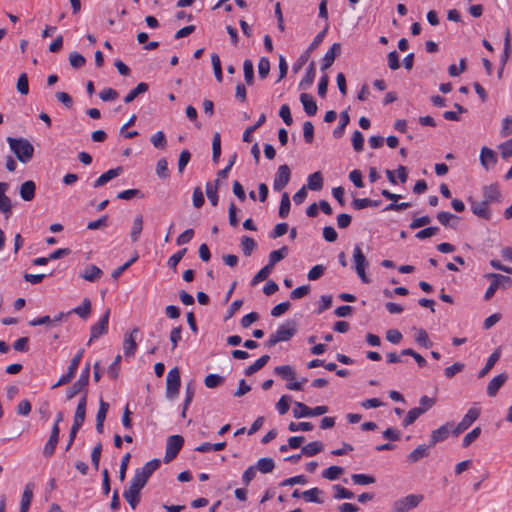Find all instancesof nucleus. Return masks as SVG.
<instances>
[{"instance_id":"nucleus-8","label":"nucleus","mask_w":512,"mask_h":512,"mask_svg":"<svg viewBox=\"0 0 512 512\" xmlns=\"http://www.w3.org/2000/svg\"><path fill=\"white\" fill-rule=\"evenodd\" d=\"M184 445V438L180 435H173L168 437L166 444V452L164 462L169 463L176 458L181 448Z\"/></svg>"},{"instance_id":"nucleus-29","label":"nucleus","mask_w":512,"mask_h":512,"mask_svg":"<svg viewBox=\"0 0 512 512\" xmlns=\"http://www.w3.org/2000/svg\"><path fill=\"white\" fill-rule=\"evenodd\" d=\"M270 359V356L269 355H263L261 356L259 359H257L252 365L248 366L245 371H244V374L246 376H251L253 375L254 373L258 372L259 370H261L269 361Z\"/></svg>"},{"instance_id":"nucleus-62","label":"nucleus","mask_w":512,"mask_h":512,"mask_svg":"<svg viewBox=\"0 0 512 512\" xmlns=\"http://www.w3.org/2000/svg\"><path fill=\"white\" fill-rule=\"evenodd\" d=\"M151 143L154 145L155 148H165L167 144L165 134L162 131H158L151 137Z\"/></svg>"},{"instance_id":"nucleus-20","label":"nucleus","mask_w":512,"mask_h":512,"mask_svg":"<svg viewBox=\"0 0 512 512\" xmlns=\"http://www.w3.org/2000/svg\"><path fill=\"white\" fill-rule=\"evenodd\" d=\"M122 172V167H117V168H114V169H110L108 171H106L105 173H103L95 182H94V187L95 188H98V187H101L103 185H105L106 183H108L110 180L118 177Z\"/></svg>"},{"instance_id":"nucleus-5","label":"nucleus","mask_w":512,"mask_h":512,"mask_svg":"<svg viewBox=\"0 0 512 512\" xmlns=\"http://www.w3.org/2000/svg\"><path fill=\"white\" fill-rule=\"evenodd\" d=\"M487 278L493 279L492 283L486 290L484 295V299L489 301L497 291V289H507L512 285V279L509 276H505L502 274L490 273L486 275Z\"/></svg>"},{"instance_id":"nucleus-28","label":"nucleus","mask_w":512,"mask_h":512,"mask_svg":"<svg viewBox=\"0 0 512 512\" xmlns=\"http://www.w3.org/2000/svg\"><path fill=\"white\" fill-rule=\"evenodd\" d=\"M140 492V490L134 489L129 486V488L125 490L123 493L124 498L129 503L132 509H135L140 502Z\"/></svg>"},{"instance_id":"nucleus-6","label":"nucleus","mask_w":512,"mask_h":512,"mask_svg":"<svg viewBox=\"0 0 512 512\" xmlns=\"http://www.w3.org/2000/svg\"><path fill=\"white\" fill-rule=\"evenodd\" d=\"M353 260L355 264V271L357 275L360 277L363 283H369L370 279L366 275V267L368 266V261L363 254L359 245H355L353 250Z\"/></svg>"},{"instance_id":"nucleus-54","label":"nucleus","mask_w":512,"mask_h":512,"mask_svg":"<svg viewBox=\"0 0 512 512\" xmlns=\"http://www.w3.org/2000/svg\"><path fill=\"white\" fill-rule=\"evenodd\" d=\"M69 62L73 68L79 69L85 65L86 59L83 55L74 51L69 54Z\"/></svg>"},{"instance_id":"nucleus-24","label":"nucleus","mask_w":512,"mask_h":512,"mask_svg":"<svg viewBox=\"0 0 512 512\" xmlns=\"http://www.w3.org/2000/svg\"><path fill=\"white\" fill-rule=\"evenodd\" d=\"M430 444L428 446L426 445H419L417 448H415L408 456L407 460L410 463H416L420 459L427 457L429 455V448Z\"/></svg>"},{"instance_id":"nucleus-58","label":"nucleus","mask_w":512,"mask_h":512,"mask_svg":"<svg viewBox=\"0 0 512 512\" xmlns=\"http://www.w3.org/2000/svg\"><path fill=\"white\" fill-rule=\"evenodd\" d=\"M270 72V61L267 57H262L258 63V74L261 79H265Z\"/></svg>"},{"instance_id":"nucleus-38","label":"nucleus","mask_w":512,"mask_h":512,"mask_svg":"<svg viewBox=\"0 0 512 512\" xmlns=\"http://www.w3.org/2000/svg\"><path fill=\"white\" fill-rule=\"evenodd\" d=\"M275 467L274 460L272 458H261L258 460L255 468L256 470H259L263 474H267L273 471Z\"/></svg>"},{"instance_id":"nucleus-55","label":"nucleus","mask_w":512,"mask_h":512,"mask_svg":"<svg viewBox=\"0 0 512 512\" xmlns=\"http://www.w3.org/2000/svg\"><path fill=\"white\" fill-rule=\"evenodd\" d=\"M16 88H17V91L22 95H27L29 93V82H28V76L26 73H22L19 76Z\"/></svg>"},{"instance_id":"nucleus-14","label":"nucleus","mask_w":512,"mask_h":512,"mask_svg":"<svg viewBox=\"0 0 512 512\" xmlns=\"http://www.w3.org/2000/svg\"><path fill=\"white\" fill-rule=\"evenodd\" d=\"M139 328L135 327L129 334H125L123 342L124 355L127 357L133 356L137 349L136 336Z\"/></svg>"},{"instance_id":"nucleus-56","label":"nucleus","mask_w":512,"mask_h":512,"mask_svg":"<svg viewBox=\"0 0 512 512\" xmlns=\"http://www.w3.org/2000/svg\"><path fill=\"white\" fill-rule=\"evenodd\" d=\"M422 414V411L418 407L409 410L405 419L403 420V426L407 427L413 424Z\"/></svg>"},{"instance_id":"nucleus-50","label":"nucleus","mask_w":512,"mask_h":512,"mask_svg":"<svg viewBox=\"0 0 512 512\" xmlns=\"http://www.w3.org/2000/svg\"><path fill=\"white\" fill-rule=\"evenodd\" d=\"M343 472L344 469L340 466H330L323 471L322 476L328 480H336Z\"/></svg>"},{"instance_id":"nucleus-46","label":"nucleus","mask_w":512,"mask_h":512,"mask_svg":"<svg viewBox=\"0 0 512 512\" xmlns=\"http://www.w3.org/2000/svg\"><path fill=\"white\" fill-rule=\"evenodd\" d=\"M225 378L218 374H209L204 379V384L207 388L213 389L223 384Z\"/></svg>"},{"instance_id":"nucleus-23","label":"nucleus","mask_w":512,"mask_h":512,"mask_svg":"<svg viewBox=\"0 0 512 512\" xmlns=\"http://www.w3.org/2000/svg\"><path fill=\"white\" fill-rule=\"evenodd\" d=\"M32 499H33V485L29 483L25 486L23 494H22L20 512H28L29 507L32 502Z\"/></svg>"},{"instance_id":"nucleus-40","label":"nucleus","mask_w":512,"mask_h":512,"mask_svg":"<svg viewBox=\"0 0 512 512\" xmlns=\"http://www.w3.org/2000/svg\"><path fill=\"white\" fill-rule=\"evenodd\" d=\"M437 220L443 226H451L452 228H456V224L451 223V221L457 222L459 218L450 212L441 211L437 214Z\"/></svg>"},{"instance_id":"nucleus-35","label":"nucleus","mask_w":512,"mask_h":512,"mask_svg":"<svg viewBox=\"0 0 512 512\" xmlns=\"http://www.w3.org/2000/svg\"><path fill=\"white\" fill-rule=\"evenodd\" d=\"M149 89V86L145 82L139 83L134 89H132L124 98L125 103H131L134 101L136 97H138L140 94H143L147 92Z\"/></svg>"},{"instance_id":"nucleus-15","label":"nucleus","mask_w":512,"mask_h":512,"mask_svg":"<svg viewBox=\"0 0 512 512\" xmlns=\"http://www.w3.org/2000/svg\"><path fill=\"white\" fill-rule=\"evenodd\" d=\"M483 201L489 205L501 201V191L498 184H490L483 187Z\"/></svg>"},{"instance_id":"nucleus-34","label":"nucleus","mask_w":512,"mask_h":512,"mask_svg":"<svg viewBox=\"0 0 512 512\" xmlns=\"http://www.w3.org/2000/svg\"><path fill=\"white\" fill-rule=\"evenodd\" d=\"M480 416V409L476 407H471L465 416L462 418L460 423L462 426H465L467 429L475 422Z\"/></svg>"},{"instance_id":"nucleus-51","label":"nucleus","mask_w":512,"mask_h":512,"mask_svg":"<svg viewBox=\"0 0 512 512\" xmlns=\"http://www.w3.org/2000/svg\"><path fill=\"white\" fill-rule=\"evenodd\" d=\"M156 174L161 179H166L169 177V169L168 162L165 158H161L158 160L156 165Z\"/></svg>"},{"instance_id":"nucleus-53","label":"nucleus","mask_w":512,"mask_h":512,"mask_svg":"<svg viewBox=\"0 0 512 512\" xmlns=\"http://www.w3.org/2000/svg\"><path fill=\"white\" fill-rule=\"evenodd\" d=\"M273 268L268 264L265 265L252 279V285H256L268 278V276L272 273Z\"/></svg>"},{"instance_id":"nucleus-26","label":"nucleus","mask_w":512,"mask_h":512,"mask_svg":"<svg viewBox=\"0 0 512 512\" xmlns=\"http://www.w3.org/2000/svg\"><path fill=\"white\" fill-rule=\"evenodd\" d=\"M289 253V248L287 246H283L278 250H274L269 254L268 265L274 269V266L287 257Z\"/></svg>"},{"instance_id":"nucleus-60","label":"nucleus","mask_w":512,"mask_h":512,"mask_svg":"<svg viewBox=\"0 0 512 512\" xmlns=\"http://www.w3.org/2000/svg\"><path fill=\"white\" fill-rule=\"evenodd\" d=\"M481 434V428L475 427L472 431L467 433L462 441L463 447H468L471 445L472 442H474Z\"/></svg>"},{"instance_id":"nucleus-59","label":"nucleus","mask_w":512,"mask_h":512,"mask_svg":"<svg viewBox=\"0 0 512 512\" xmlns=\"http://www.w3.org/2000/svg\"><path fill=\"white\" fill-rule=\"evenodd\" d=\"M303 137L306 143L311 144L314 140V126L311 121L303 124Z\"/></svg>"},{"instance_id":"nucleus-2","label":"nucleus","mask_w":512,"mask_h":512,"mask_svg":"<svg viewBox=\"0 0 512 512\" xmlns=\"http://www.w3.org/2000/svg\"><path fill=\"white\" fill-rule=\"evenodd\" d=\"M160 464L159 459H153L147 462L142 468L136 469L135 475L130 481V487L141 491L147 484L151 475L159 468Z\"/></svg>"},{"instance_id":"nucleus-18","label":"nucleus","mask_w":512,"mask_h":512,"mask_svg":"<svg viewBox=\"0 0 512 512\" xmlns=\"http://www.w3.org/2000/svg\"><path fill=\"white\" fill-rule=\"evenodd\" d=\"M36 184L32 180H27L20 186V197L24 201H32L35 197Z\"/></svg>"},{"instance_id":"nucleus-63","label":"nucleus","mask_w":512,"mask_h":512,"mask_svg":"<svg viewBox=\"0 0 512 512\" xmlns=\"http://www.w3.org/2000/svg\"><path fill=\"white\" fill-rule=\"evenodd\" d=\"M464 369V364L460 362H456L453 365L445 368V376L448 379H452L456 374L462 372Z\"/></svg>"},{"instance_id":"nucleus-49","label":"nucleus","mask_w":512,"mask_h":512,"mask_svg":"<svg viewBox=\"0 0 512 512\" xmlns=\"http://www.w3.org/2000/svg\"><path fill=\"white\" fill-rule=\"evenodd\" d=\"M211 62H212L216 80L218 82H222L223 81V73H222L220 57L218 56V54L213 53L211 55Z\"/></svg>"},{"instance_id":"nucleus-17","label":"nucleus","mask_w":512,"mask_h":512,"mask_svg":"<svg viewBox=\"0 0 512 512\" xmlns=\"http://www.w3.org/2000/svg\"><path fill=\"white\" fill-rule=\"evenodd\" d=\"M508 379V374L503 372L495 376L487 386V394L490 397H495L499 389L505 384Z\"/></svg>"},{"instance_id":"nucleus-31","label":"nucleus","mask_w":512,"mask_h":512,"mask_svg":"<svg viewBox=\"0 0 512 512\" xmlns=\"http://www.w3.org/2000/svg\"><path fill=\"white\" fill-rule=\"evenodd\" d=\"M324 449V445L320 441H313L303 446L301 452L307 457H312L320 453Z\"/></svg>"},{"instance_id":"nucleus-13","label":"nucleus","mask_w":512,"mask_h":512,"mask_svg":"<svg viewBox=\"0 0 512 512\" xmlns=\"http://www.w3.org/2000/svg\"><path fill=\"white\" fill-rule=\"evenodd\" d=\"M452 422H447L444 425L440 426L438 429L432 431L430 446H435L437 443L446 440L451 433V429L453 428Z\"/></svg>"},{"instance_id":"nucleus-32","label":"nucleus","mask_w":512,"mask_h":512,"mask_svg":"<svg viewBox=\"0 0 512 512\" xmlns=\"http://www.w3.org/2000/svg\"><path fill=\"white\" fill-rule=\"evenodd\" d=\"M307 187L312 191H319L323 188V177L320 171L309 175Z\"/></svg>"},{"instance_id":"nucleus-4","label":"nucleus","mask_w":512,"mask_h":512,"mask_svg":"<svg viewBox=\"0 0 512 512\" xmlns=\"http://www.w3.org/2000/svg\"><path fill=\"white\" fill-rule=\"evenodd\" d=\"M424 500L423 494H409L395 500L391 506V512H410Z\"/></svg>"},{"instance_id":"nucleus-16","label":"nucleus","mask_w":512,"mask_h":512,"mask_svg":"<svg viewBox=\"0 0 512 512\" xmlns=\"http://www.w3.org/2000/svg\"><path fill=\"white\" fill-rule=\"evenodd\" d=\"M341 53V44L340 43H334L331 48L325 53L323 60H322V66L321 70L324 71L328 68H330L335 58L340 55Z\"/></svg>"},{"instance_id":"nucleus-33","label":"nucleus","mask_w":512,"mask_h":512,"mask_svg":"<svg viewBox=\"0 0 512 512\" xmlns=\"http://www.w3.org/2000/svg\"><path fill=\"white\" fill-rule=\"evenodd\" d=\"M195 395V384L193 381H190L185 386V400L183 404V411H182V417H186V411L188 409V406L191 404L193 398Z\"/></svg>"},{"instance_id":"nucleus-21","label":"nucleus","mask_w":512,"mask_h":512,"mask_svg":"<svg viewBox=\"0 0 512 512\" xmlns=\"http://www.w3.org/2000/svg\"><path fill=\"white\" fill-rule=\"evenodd\" d=\"M480 161L485 169L489 168V164L495 165L497 163L495 152L488 147H483L480 153Z\"/></svg>"},{"instance_id":"nucleus-36","label":"nucleus","mask_w":512,"mask_h":512,"mask_svg":"<svg viewBox=\"0 0 512 512\" xmlns=\"http://www.w3.org/2000/svg\"><path fill=\"white\" fill-rule=\"evenodd\" d=\"M323 493L322 490L315 487L309 490H306L301 493V496L304 498L307 502H314V503H323V500L319 498V496Z\"/></svg>"},{"instance_id":"nucleus-45","label":"nucleus","mask_w":512,"mask_h":512,"mask_svg":"<svg viewBox=\"0 0 512 512\" xmlns=\"http://www.w3.org/2000/svg\"><path fill=\"white\" fill-rule=\"evenodd\" d=\"M221 155V136L216 132L212 139V159L215 163L218 162Z\"/></svg>"},{"instance_id":"nucleus-1","label":"nucleus","mask_w":512,"mask_h":512,"mask_svg":"<svg viewBox=\"0 0 512 512\" xmlns=\"http://www.w3.org/2000/svg\"><path fill=\"white\" fill-rule=\"evenodd\" d=\"M7 142L11 151L21 163L26 164L33 158L34 147L29 140L25 138L8 137Z\"/></svg>"},{"instance_id":"nucleus-27","label":"nucleus","mask_w":512,"mask_h":512,"mask_svg":"<svg viewBox=\"0 0 512 512\" xmlns=\"http://www.w3.org/2000/svg\"><path fill=\"white\" fill-rule=\"evenodd\" d=\"M219 183H220L219 179H216L214 184L212 182L206 183V195H207V198L209 199L210 203L212 204V206H217V204H218L217 190H218Z\"/></svg>"},{"instance_id":"nucleus-64","label":"nucleus","mask_w":512,"mask_h":512,"mask_svg":"<svg viewBox=\"0 0 512 512\" xmlns=\"http://www.w3.org/2000/svg\"><path fill=\"white\" fill-rule=\"evenodd\" d=\"M499 150L504 159H508L512 156V139L499 145Z\"/></svg>"},{"instance_id":"nucleus-41","label":"nucleus","mask_w":512,"mask_h":512,"mask_svg":"<svg viewBox=\"0 0 512 512\" xmlns=\"http://www.w3.org/2000/svg\"><path fill=\"white\" fill-rule=\"evenodd\" d=\"M244 79L247 85L254 83V65L250 59H246L243 63Z\"/></svg>"},{"instance_id":"nucleus-37","label":"nucleus","mask_w":512,"mask_h":512,"mask_svg":"<svg viewBox=\"0 0 512 512\" xmlns=\"http://www.w3.org/2000/svg\"><path fill=\"white\" fill-rule=\"evenodd\" d=\"M75 313L78 316H80L83 319H86L90 313H91V302L88 298H85L82 302L81 306H78L71 311H69L67 314Z\"/></svg>"},{"instance_id":"nucleus-25","label":"nucleus","mask_w":512,"mask_h":512,"mask_svg":"<svg viewBox=\"0 0 512 512\" xmlns=\"http://www.w3.org/2000/svg\"><path fill=\"white\" fill-rule=\"evenodd\" d=\"M103 272L102 270L97 267L96 265H89L85 268L83 273L81 274V277L89 282H95L102 276Z\"/></svg>"},{"instance_id":"nucleus-30","label":"nucleus","mask_w":512,"mask_h":512,"mask_svg":"<svg viewBox=\"0 0 512 512\" xmlns=\"http://www.w3.org/2000/svg\"><path fill=\"white\" fill-rule=\"evenodd\" d=\"M143 230V216L137 215L134 218L133 225L130 232V238L132 242H137L139 240L140 234Z\"/></svg>"},{"instance_id":"nucleus-11","label":"nucleus","mask_w":512,"mask_h":512,"mask_svg":"<svg viewBox=\"0 0 512 512\" xmlns=\"http://www.w3.org/2000/svg\"><path fill=\"white\" fill-rule=\"evenodd\" d=\"M8 189L9 184L7 182H0V213H2L6 219L12 214V201L6 195Z\"/></svg>"},{"instance_id":"nucleus-7","label":"nucleus","mask_w":512,"mask_h":512,"mask_svg":"<svg viewBox=\"0 0 512 512\" xmlns=\"http://www.w3.org/2000/svg\"><path fill=\"white\" fill-rule=\"evenodd\" d=\"M181 385L180 371L177 367L171 369L167 374L166 379V396L169 399H173L179 393Z\"/></svg>"},{"instance_id":"nucleus-39","label":"nucleus","mask_w":512,"mask_h":512,"mask_svg":"<svg viewBox=\"0 0 512 512\" xmlns=\"http://www.w3.org/2000/svg\"><path fill=\"white\" fill-rule=\"evenodd\" d=\"M349 121H350V117H349L348 112L347 111L341 112V114H340V123H339V125L333 131V136L335 138L342 137V135H343V133L345 131L346 126L349 124Z\"/></svg>"},{"instance_id":"nucleus-47","label":"nucleus","mask_w":512,"mask_h":512,"mask_svg":"<svg viewBox=\"0 0 512 512\" xmlns=\"http://www.w3.org/2000/svg\"><path fill=\"white\" fill-rule=\"evenodd\" d=\"M256 245L255 240L249 236H243L241 238V247L245 256H250L256 248Z\"/></svg>"},{"instance_id":"nucleus-42","label":"nucleus","mask_w":512,"mask_h":512,"mask_svg":"<svg viewBox=\"0 0 512 512\" xmlns=\"http://www.w3.org/2000/svg\"><path fill=\"white\" fill-rule=\"evenodd\" d=\"M274 372L281 376L283 379L286 380H294L295 379V371L290 365H282L277 366L274 369Z\"/></svg>"},{"instance_id":"nucleus-44","label":"nucleus","mask_w":512,"mask_h":512,"mask_svg":"<svg viewBox=\"0 0 512 512\" xmlns=\"http://www.w3.org/2000/svg\"><path fill=\"white\" fill-rule=\"evenodd\" d=\"M291 207L290 197L287 192H284L281 197L280 207H279V216L281 218H286L289 215Z\"/></svg>"},{"instance_id":"nucleus-9","label":"nucleus","mask_w":512,"mask_h":512,"mask_svg":"<svg viewBox=\"0 0 512 512\" xmlns=\"http://www.w3.org/2000/svg\"><path fill=\"white\" fill-rule=\"evenodd\" d=\"M291 170L288 165L283 164L278 167L273 181V189L277 192L283 190L289 183Z\"/></svg>"},{"instance_id":"nucleus-52","label":"nucleus","mask_w":512,"mask_h":512,"mask_svg":"<svg viewBox=\"0 0 512 512\" xmlns=\"http://www.w3.org/2000/svg\"><path fill=\"white\" fill-rule=\"evenodd\" d=\"M351 479L356 485H369L375 483L376 479L373 476L366 474H353Z\"/></svg>"},{"instance_id":"nucleus-43","label":"nucleus","mask_w":512,"mask_h":512,"mask_svg":"<svg viewBox=\"0 0 512 512\" xmlns=\"http://www.w3.org/2000/svg\"><path fill=\"white\" fill-rule=\"evenodd\" d=\"M499 357H500V353H499L498 351L493 352V353L489 356V358H488V360H487V362H486L485 366H484V367L481 369V371L479 372L478 377H479V378H482V377H484L486 374H488V372H489V371L494 367V365L496 364V362L499 360Z\"/></svg>"},{"instance_id":"nucleus-48","label":"nucleus","mask_w":512,"mask_h":512,"mask_svg":"<svg viewBox=\"0 0 512 512\" xmlns=\"http://www.w3.org/2000/svg\"><path fill=\"white\" fill-rule=\"evenodd\" d=\"M293 416L297 419L310 417V407L302 402H295Z\"/></svg>"},{"instance_id":"nucleus-19","label":"nucleus","mask_w":512,"mask_h":512,"mask_svg":"<svg viewBox=\"0 0 512 512\" xmlns=\"http://www.w3.org/2000/svg\"><path fill=\"white\" fill-rule=\"evenodd\" d=\"M300 101L303 104L304 111L307 115L314 116L317 113V104L311 95L302 93L300 95Z\"/></svg>"},{"instance_id":"nucleus-61","label":"nucleus","mask_w":512,"mask_h":512,"mask_svg":"<svg viewBox=\"0 0 512 512\" xmlns=\"http://www.w3.org/2000/svg\"><path fill=\"white\" fill-rule=\"evenodd\" d=\"M438 232L439 228L437 226H431L418 231L415 237L417 239L423 240L435 236Z\"/></svg>"},{"instance_id":"nucleus-3","label":"nucleus","mask_w":512,"mask_h":512,"mask_svg":"<svg viewBox=\"0 0 512 512\" xmlns=\"http://www.w3.org/2000/svg\"><path fill=\"white\" fill-rule=\"evenodd\" d=\"M297 329L293 321H287L286 323L279 326L274 334H271L269 339L266 341L267 347H273L279 342L289 341L295 334Z\"/></svg>"},{"instance_id":"nucleus-57","label":"nucleus","mask_w":512,"mask_h":512,"mask_svg":"<svg viewBox=\"0 0 512 512\" xmlns=\"http://www.w3.org/2000/svg\"><path fill=\"white\" fill-rule=\"evenodd\" d=\"M59 438L51 436L43 448V455L50 457L54 454Z\"/></svg>"},{"instance_id":"nucleus-22","label":"nucleus","mask_w":512,"mask_h":512,"mask_svg":"<svg viewBox=\"0 0 512 512\" xmlns=\"http://www.w3.org/2000/svg\"><path fill=\"white\" fill-rule=\"evenodd\" d=\"M88 382L85 381V379L78 378V380L66 391V398L67 400H71L74 398L77 394L83 392L87 389Z\"/></svg>"},{"instance_id":"nucleus-12","label":"nucleus","mask_w":512,"mask_h":512,"mask_svg":"<svg viewBox=\"0 0 512 512\" xmlns=\"http://www.w3.org/2000/svg\"><path fill=\"white\" fill-rule=\"evenodd\" d=\"M468 201L470 202L471 210L474 215H476L482 219H485V220L491 219L492 213L489 209L488 203H486L483 200L482 201L473 200L471 197L468 199Z\"/></svg>"},{"instance_id":"nucleus-10","label":"nucleus","mask_w":512,"mask_h":512,"mask_svg":"<svg viewBox=\"0 0 512 512\" xmlns=\"http://www.w3.org/2000/svg\"><path fill=\"white\" fill-rule=\"evenodd\" d=\"M110 310L108 309L103 317L91 327V337L88 341V344H91L95 339H98L100 336L104 335L108 331V323H109Z\"/></svg>"}]
</instances>
